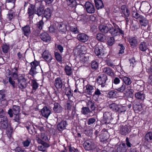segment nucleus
I'll return each mask as SVG.
<instances>
[{
  "instance_id": "1",
  "label": "nucleus",
  "mask_w": 152,
  "mask_h": 152,
  "mask_svg": "<svg viewBox=\"0 0 152 152\" xmlns=\"http://www.w3.org/2000/svg\"><path fill=\"white\" fill-rule=\"evenodd\" d=\"M113 26L112 25V28H110L109 32L112 36H116L120 34H124V32L120 29L118 26L114 23H112Z\"/></svg>"
},
{
  "instance_id": "2",
  "label": "nucleus",
  "mask_w": 152,
  "mask_h": 152,
  "mask_svg": "<svg viewBox=\"0 0 152 152\" xmlns=\"http://www.w3.org/2000/svg\"><path fill=\"white\" fill-rule=\"evenodd\" d=\"M107 79V76L105 74H101L98 77L96 80L97 83L102 87L103 88L106 86V82Z\"/></svg>"
},
{
  "instance_id": "3",
  "label": "nucleus",
  "mask_w": 152,
  "mask_h": 152,
  "mask_svg": "<svg viewBox=\"0 0 152 152\" xmlns=\"http://www.w3.org/2000/svg\"><path fill=\"white\" fill-rule=\"evenodd\" d=\"M85 150L90 151L94 149L96 147L94 142L92 139L87 140L83 144Z\"/></svg>"
},
{
  "instance_id": "4",
  "label": "nucleus",
  "mask_w": 152,
  "mask_h": 152,
  "mask_svg": "<svg viewBox=\"0 0 152 152\" xmlns=\"http://www.w3.org/2000/svg\"><path fill=\"white\" fill-rule=\"evenodd\" d=\"M108 107L112 110L114 111H118L119 112L122 113L126 111V107H122L123 110L118 107V105L115 103H113L109 104Z\"/></svg>"
},
{
  "instance_id": "5",
  "label": "nucleus",
  "mask_w": 152,
  "mask_h": 152,
  "mask_svg": "<svg viewBox=\"0 0 152 152\" xmlns=\"http://www.w3.org/2000/svg\"><path fill=\"white\" fill-rule=\"evenodd\" d=\"M18 86L19 88L24 89L26 86V82L24 77L21 76L18 79Z\"/></svg>"
},
{
  "instance_id": "6",
  "label": "nucleus",
  "mask_w": 152,
  "mask_h": 152,
  "mask_svg": "<svg viewBox=\"0 0 152 152\" xmlns=\"http://www.w3.org/2000/svg\"><path fill=\"white\" fill-rule=\"evenodd\" d=\"M85 6L87 12L90 14L94 13L95 12V8L94 6L91 3L87 1Z\"/></svg>"
},
{
  "instance_id": "7",
  "label": "nucleus",
  "mask_w": 152,
  "mask_h": 152,
  "mask_svg": "<svg viewBox=\"0 0 152 152\" xmlns=\"http://www.w3.org/2000/svg\"><path fill=\"white\" fill-rule=\"evenodd\" d=\"M128 41L131 46L134 48L137 45L138 38L136 36L131 37L128 38Z\"/></svg>"
},
{
  "instance_id": "8",
  "label": "nucleus",
  "mask_w": 152,
  "mask_h": 152,
  "mask_svg": "<svg viewBox=\"0 0 152 152\" xmlns=\"http://www.w3.org/2000/svg\"><path fill=\"white\" fill-rule=\"evenodd\" d=\"M111 28H112V24H107L106 25H101L99 26L100 31L104 33H107Z\"/></svg>"
},
{
  "instance_id": "9",
  "label": "nucleus",
  "mask_w": 152,
  "mask_h": 152,
  "mask_svg": "<svg viewBox=\"0 0 152 152\" xmlns=\"http://www.w3.org/2000/svg\"><path fill=\"white\" fill-rule=\"evenodd\" d=\"M112 118L111 114L108 112H106L104 113L103 121L106 124H109Z\"/></svg>"
},
{
  "instance_id": "10",
  "label": "nucleus",
  "mask_w": 152,
  "mask_h": 152,
  "mask_svg": "<svg viewBox=\"0 0 152 152\" xmlns=\"http://www.w3.org/2000/svg\"><path fill=\"white\" fill-rule=\"evenodd\" d=\"M42 56L43 58L48 63L51 62L52 57L50 54L48 50H45L42 54Z\"/></svg>"
},
{
  "instance_id": "11",
  "label": "nucleus",
  "mask_w": 152,
  "mask_h": 152,
  "mask_svg": "<svg viewBox=\"0 0 152 152\" xmlns=\"http://www.w3.org/2000/svg\"><path fill=\"white\" fill-rule=\"evenodd\" d=\"M68 124L66 121H62L58 123L57 128L59 131H62L66 129V127Z\"/></svg>"
},
{
  "instance_id": "12",
  "label": "nucleus",
  "mask_w": 152,
  "mask_h": 152,
  "mask_svg": "<svg viewBox=\"0 0 152 152\" xmlns=\"http://www.w3.org/2000/svg\"><path fill=\"white\" fill-rule=\"evenodd\" d=\"M28 13L29 16H32L34 13L38 15V9L37 8V10L34 6L30 4L28 9Z\"/></svg>"
},
{
  "instance_id": "13",
  "label": "nucleus",
  "mask_w": 152,
  "mask_h": 152,
  "mask_svg": "<svg viewBox=\"0 0 152 152\" xmlns=\"http://www.w3.org/2000/svg\"><path fill=\"white\" fill-rule=\"evenodd\" d=\"M41 39L44 42H49L51 40V37L46 32L42 33L40 34L39 36Z\"/></svg>"
},
{
  "instance_id": "14",
  "label": "nucleus",
  "mask_w": 152,
  "mask_h": 152,
  "mask_svg": "<svg viewBox=\"0 0 152 152\" xmlns=\"http://www.w3.org/2000/svg\"><path fill=\"white\" fill-rule=\"evenodd\" d=\"M31 68L30 70L29 73L32 75H35L37 73L36 71V67L38 65V62L36 61H34L31 63Z\"/></svg>"
},
{
  "instance_id": "15",
  "label": "nucleus",
  "mask_w": 152,
  "mask_h": 152,
  "mask_svg": "<svg viewBox=\"0 0 152 152\" xmlns=\"http://www.w3.org/2000/svg\"><path fill=\"white\" fill-rule=\"evenodd\" d=\"M63 82L60 77H58L54 81V85L57 89H60L62 88Z\"/></svg>"
},
{
  "instance_id": "16",
  "label": "nucleus",
  "mask_w": 152,
  "mask_h": 152,
  "mask_svg": "<svg viewBox=\"0 0 152 152\" xmlns=\"http://www.w3.org/2000/svg\"><path fill=\"white\" fill-rule=\"evenodd\" d=\"M8 120L7 117L1 118L0 121V126L4 129H6L8 126Z\"/></svg>"
},
{
  "instance_id": "17",
  "label": "nucleus",
  "mask_w": 152,
  "mask_h": 152,
  "mask_svg": "<svg viewBox=\"0 0 152 152\" xmlns=\"http://www.w3.org/2000/svg\"><path fill=\"white\" fill-rule=\"evenodd\" d=\"M77 37L79 41L82 42H85L87 41L88 39V36L84 33L78 34L77 35Z\"/></svg>"
},
{
  "instance_id": "18",
  "label": "nucleus",
  "mask_w": 152,
  "mask_h": 152,
  "mask_svg": "<svg viewBox=\"0 0 152 152\" xmlns=\"http://www.w3.org/2000/svg\"><path fill=\"white\" fill-rule=\"evenodd\" d=\"M103 72L111 77L113 76L114 73L113 70L109 67H105L102 69Z\"/></svg>"
},
{
  "instance_id": "19",
  "label": "nucleus",
  "mask_w": 152,
  "mask_h": 152,
  "mask_svg": "<svg viewBox=\"0 0 152 152\" xmlns=\"http://www.w3.org/2000/svg\"><path fill=\"white\" fill-rule=\"evenodd\" d=\"M41 112L42 116L48 118L50 114V110L46 107H44L41 110Z\"/></svg>"
},
{
  "instance_id": "20",
  "label": "nucleus",
  "mask_w": 152,
  "mask_h": 152,
  "mask_svg": "<svg viewBox=\"0 0 152 152\" xmlns=\"http://www.w3.org/2000/svg\"><path fill=\"white\" fill-rule=\"evenodd\" d=\"M35 126H26L27 129L28 130L29 133L32 134H35L37 133V126L35 125Z\"/></svg>"
},
{
  "instance_id": "21",
  "label": "nucleus",
  "mask_w": 152,
  "mask_h": 152,
  "mask_svg": "<svg viewBox=\"0 0 152 152\" xmlns=\"http://www.w3.org/2000/svg\"><path fill=\"white\" fill-rule=\"evenodd\" d=\"M121 12L126 17H128L130 15V12L125 5H123L121 7Z\"/></svg>"
},
{
  "instance_id": "22",
  "label": "nucleus",
  "mask_w": 152,
  "mask_h": 152,
  "mask_svg": "<svg viewBox=\"0 0 152 152\" xmlns=\"http://www.w3.org/2000/svg\"><path fill=\"white\" fill-rule=\"evenodd\" d=\"M135 97L138 99L143 101L145 98V95L142 92H138L135 94Z\"/></svg>"
},
{
  "instance_id": "23",
  "label": "nucleus",
  "mask_w": 152,
  "mask_h": 152,
  "mask_svg": "<svg viewBox=\"0 0 152 152\" xmlns=\"http://www.w3.org/2000/svg\"><path fill=\"white\" fill-rule=\"evenodd\" d=\"M119 77L125 84L129 85L131 84L132 82L130 78L123 75H120Z\"/></svg>"
},
{
  "instance_id": "24",
  "label": "nucleus",
  "mask_w": 152,
  "mask_h": 152,
  "mask_svg": "<svg viewBox=\"0 0 152 152\" xmlns=\"http://www.w3.org/2000/svg\"><path fill=\"white\" fill-rule=\"evenodd\" d=\"M53 104L54 105L53 110L55 112L59 113L62 111V108L59 103L55 102L54 104Z\"/></svg>"
},
{
  "instance_id": "25",
  "label": "nucleus",
  "mask_w": 152,
  "mask_h": 152,
  "mask_svg": "<svg viewBox=\"0 0 152 152\" xmlns=\"http://www.w3.org/2000/svg\"><path fill=\"white\" fill-rule=\"evenodd\" d=\"M148 44L146 42H141L140 44L139 48L142 51H145L148 49Z\"/></svg>"
},
{
  "instance_id": "26",
  "label": "nucleus",
  "mask_w": 152,
  "mask_h": 152,
  "mask_svg": "<svg viewBox=\"0 0 152 152\" xmlns=\"http://www.w3.org/2000/svg\"><path fill=\"white\" fill-rule=\"evenodd\" d=\"M41 145H39V150L42 151H45L46 148L49 146L48 145L46 142L40 141Z\"/></svg>"
},
{
  "instance_id": "27",
  "label": "nucleus",
  "mask_w": 152,
  "mask_h": 152,
  "mask_svg": "<svg viewBox=\"0 0 152 152\" xmlns=\"http://www.w3.org/2000/svg\"><path fill=\"white\" fill-rule=\"evenodd\" d=\"M130 129V127L126 125L123 126L121 128L120 132L122 135H126L127 134Z\"/></svg>"
},
{
  "instance_id": "28",
  "label": "nucleus",
  "mask_w": 152,
  "mask_h": 152,
  "mask_svg": "<svg viewBox=\"0 0 152 152\" xmlns=\"http://www.w3.org/2000/svg\"><path fill=\"white\" fill-rule=\"evenodd\" d=\"M94 1L97 9H102L104 7L103 4L102 0H94Z\"/></svg>"
},
{
  "instance_id": "29",
  "label": "nucleus",
  "mask_w": 152,
  "mask_h": 152,
  "mask_svg": "<svg viewBox=\"0 0 152 152\" xmlns=\"http://www.w3.org/2000/svg\"><path fill=\"white\" fill-rule=\"evenodd\" d=\"M139 21L141 26L145 27L148 23V21L143 16L141 17V18L139 20Z\"/></svg>"
},
{
  "instance_id": "30",
  "label": "nucleus",
  "mask_w": 152,
  "mask_h": 152,
  "mask_svg": "<svg viewBox=\"0 0 152 152\" xmlns=\"http://www.w3.org/2000/svg\"><path fill=\"white\" fill-rule=\"evenodd\" d=\"M43 12H43L42 14L41 15H39V16H40L44 13L45 17L46 18H49L50 17L52 14V12L50 9H46L45 10L44 13Z\"/></svg>"
},
{
  "instance_id": "31",
  "label": "nucleus",
  "mask_w": 152,
  "mask_h": 152,
  "mask_svg": "<svg viewBox=\"0 0 152 152\" xmlns=\"http://www.w3.org/2000/svg\"><path fill=\"white\" fill-rule=\"evenodd\" d=\"M86 87V93L88 95H91L94 89L93 86L89 85H87Z\"/></svg>"
},
{
  "instance_id": "32",
  "label": "nucleus",
  "mask_w": 152,
  "mask_h": 152,
  "mask_svg": "<svg viewBox=\"0 0 152 152\" xmlns=\"http://www.w3.org/2000/svg\"><path fill=\"white\" fill-rule=\"evenodd\" d=\"M126 145L123 143L118 146L117 148V152H125L126 151Z\"/></svg>"
},
{
  "instance_id": "33",
  "label": "nucleus",
  "mask_w": 152,
  "mask_h": 152,
  "mask_svg": "<svg viewBox=\"0 0 152 152\" xmlns=\"http://www.w3.org/2000/svg\"><path fill=\"white\" fill-rule=\"evenodd\" d=\"M64 71L66 74L68 76L71 75L73 73V71L71 67L68 65L65 66Z\"/></svg>"
},
{
  "instance_id": "34",
  "label": "nucleus",
  "mask_w": 152,
  "mask_h": 152,
  "mask_svg": "<svg viewBox=\"0 0 152 152\" xmlns=\"http://www.w3.org/2000/svg\"><path fill=\"white\" fill-rule=\"evenodd\" d=\"M87 106L88 107H90L91 111H93L95 110V107L94 102L91 100H89L87 102Z\"/></svg>"
},
{
  "instance_id": "35",
  "label": "nucleus",
  "mask_w": 152,
  "mask_h": 152,
  "mask_svg": "<svg viewBox=\"0 0 152 152\" xmlns=\"http://www.w3.org/2000/svg\"><path fill=\"white\" fill-rule=\"evenodd\" d=\"M58 28L59 31L62 32H65L66 30V25L62 23H60L58 24Z\"/></svg>"
},
{
  "instance_id": "36",
  "label": "nucleus",
  "mask_w": 152,
  "mask_h": 152,
  "mask_svg": "<svg viewBox=\"0 0 152 152\" xmlns=\"http://www.w3.org/2000/svg\"><path fill=\"white\" fill-rule=\"evenodd\" d=\"M25 35L28 36L30 32V27L28 26H26L22 28Z\"/></svg>"
},
{
  "instance_id": "37",
  "label": "nucleus",
  "mask_w": 152,
  "mask_h": 152,
  "mask_svg": "<svg viewBox=\"0 0 152 152\" xmlns=\"http://www.w3.org/2000/svg\"><path fill=\"white\" fill-rule=\"evenodd\" d=\"M91 112L89 107H83L81 108V112L85 115H87Z\"/></svg>"
},
{
  "instance_id": "38",
  "label": "nucleus",
  "mask_w": 152,
  "mask_h": 152,
  "mask_svg": "<svg viewBox=\"0 0 152 152\" xmlns=\"http://www.w3.org/2000/svg\"><path fill=\"white\" fill-rule=\"evenodd\" d=\"M96 38L98 40L101 41H103L106 39L105 36L101 33H98L97 34Z\"/></svg>"
},
{
  "instance_id": "39",
  "label": "nucleus",
  "mask_w": 152,
  "mask_h": 152,
  "mask_svg": "<svg viewBox=\"0 0 152 152\" xmlns=\"http://www.w3.org/2000/svg\"><path fill=\"white\" fill-rule=\"evenodd\" d=\"M12 110L13 113L15 115H18L20 111L19 107L15 105L13 106Z\"/></svg>"
},
{
  "instance_id": "40",
  "label": "nucleus",
  "mask_w": 152,
  "mask_h": 152,
  "mask_svg": "<svg viewBox=\"0 0 152 152\" xmlns=\"http://www.w3.org/2000/svg\"><path fill=\"white\" fill-rule=\"evenodd\" d=\"M117 93V91H110L108 93L107 96L110 98H113L116 96Z\"/></svg>"
},
{
  "instance_id": "41",
  "label": "nucleus",
  "mask_w": 152,
  "mask_h": 152,
  "mask_svg": "<svg viewBox=\"0 0 152 152\" xmlns=\"http://www.w3.org/2000/svg\"><path fill=\"white\" fill-rule=\"evenodd\" d=\"M102 50V49L101 47H96L95 48L94 52L96 56H99L102 54H103Z\"/></svg>"
},
{
  "instance_id": "42",
  "label": "nucleus",
  "mask_w": 152,
  "mask_h": 152,
  "mask_svg": "<svg viewBox=\"0 0 152 152\" xmlns=\"http://www.w3.org/2000/svg\"><path fill=\"white\" fill-rule=\"evenodd\" d=\"M145 138V140L148 142L152 141V132H149L146 134Z\"/></svg>"
},
{
  "instance_id": "43",
  "label": "nucleus",
  "mask_w": 152,
  "mask_h": 152,
  "mask_svg": "<svg viewBox=\"0 0 152 152\" xmlns=\"http://www.w3.org/2000/svg\"><path fill=\"white\" fill-rule=\"evenodd\" d=\"M43 0H40V1H39V4H40V5L39 8V15H41L43 13V12L44 11V5L42 4V2Z\"/></svg>"
},
{
  "instance_id": "44",
  "label": "nucleus",
  "mask_w": 152,
  "mask_h": 152,
  "mask_svg": "<svg viewBox=\"0 0 152 152\" xmlns=\"http://www.w3.org/2000/svg\"><path fill=\"white\" fill-rule=\"evenodd\" d=\"M96 119L94 118H90L88 119L87 121V124L90 126H93L95 124Z\"/></svg>"
},
{
  "instance_id": "45",
  "label": "nucleus",
  "mask_w": 152,
  "mask_h": 152,
  "mask_svg": "<svg viewBox=\"0 0 152 152\" xmlns=\"http://www.w3.org/2000/svg\"><path fill=\"white\" fill-rule=\"evenodd\" d=\"M89 60V56L86 55H83L80 57V60L84 63L88 61Z\"/></svg>"
},
{
  "instance_id": "46",
  "label": "nucleus",
  "mask_w": 152,
  "mask_h": 152,
  "mask_svg": "<svg viewBox=\"0 0 152 152\" xmlns=\"http://www.w3.org/2000/svg\"><path fill=\"white\" fill-rule=\"evenodd\" d=\"M55 55L56 60L59 62H62V57L58 52H55Z\"/></svg>"
},
{
  "instance_id": "47",
  "label": "nucleus",
  "mask_w": 152,
  "mask_h": 152,
  "mask_svg": "<svg viewBox=\"0 0 152 152\" xmlns=\"http://www.w3.org/2000/svg\"><path fill=\"white\" fill-rule=\"evenodd\" d=\"M5 96V93L4 90L0 91V101H4Z\"/></svg>"
},
{
  "instance_id": "48",
  "label": "nucleus",
  "mask_w": 152,
  "mask_h": 152,
  "mask_svg": "<svg viewBox=\"0 0 152 152\" xmlns=\"http://www.w3.org/2000/svg\"><path fill=\"white\" fill-rule=\"evenodd\" d=\"M73 102L71 100H69L67 102L66 105V108L69 110H70L72 108Z\"/></svg>"
},
{
  "instance_id": "49",
  "label": "nucleus",
  "mask_w": 152,
  "mask_h": 152,
  "mask_svg": "<svg viewBox=\"0 0 152 152\" xmlns=\"http://www.w3.org/2000/svg\"><path fill=\"white\" fill-rule=\"evenodd\" d=\"M2 48L3 52L7 53L9 48V46L6 44H4L2 46Z\"/></svg>"
},
{
  "instance_id": "50",
  "label": "nucleus",
  "mask_w": 152,
  "mask_h": 152,
  "mask_svg": "<svg viewBox=\"0 0 152 152\" xmlns=\"http://www.w3.org/2000/svg\"><path fill=\"white\" fill-rule=\"evenodd\" d=\"M130 66H132V67H134L136 64V62L135 58H132L129 60Z\"/></svg>"
},
{
  "instance_id": "51",
  "label": "nucleus",
  "mask_w": 152,
  "mask_h": 152,
  "mask_svg": "<svg viewBox=\"0 0 152 152\" xmlns=\"http://www.w3.org/2000/svg\"><path fill=\"white\" fill-rule=\"evenodd\" d=\"M65 94L69 99L71 98L72 96L71 90L69 89H66L65 92Z\"/></svg>"
},
{
  "instance_id": "52",
  "label": "nucleus",
  "mask_w": 152,
  "mask_h": 152,
  "mask_svg": "<svg viewBox=\"0 0 152 152\" xmlns=\"http://www.w3.org/2000/svg\"><path fill=\"white\" fill-rule=\"evenodd\" d=\"M118 46L119 47V48L120 49L118 54L119 55L121 54H122L124 53V51L125 49V48L124 46L122 44H119L118 45Z\"/></svg>"
},
{
  "instance_id": "53",
  "label": "nucleus",
  "mask_w": 152,
  "mask_h": 152,
  "mask_svg": "<svg viewBox=\"0 0 152 152\" xmlns=\"http://www.w3.org/2000/svg\"><path fill=\"white\" fill-rule=\"evenodd\" d=\"M126 88V86L123 84L120 87L116 88V90L119 92H122L124 90L125 91Z\"/></svg>"
},
{
  "instance_id": "54",
  "label": "nucleus",
  "mask_w": 152,
  "mask_h": 152,
  "mask_svg": "<svg viewBox=\"0 0 152 152\" xmlns=\"http://www.w3.org/2000/svg\"><path fill=\"white\" fill-rule=\"evenodd\" d=\"M114 42V39L113 37H110L107 39L108 45L110 46H112Z\"/></svg>"
},
{
  "instance_id": "55",
  "label": "nucleus",
  "mask_w": 152,
  "mask_h": 152,
  "mask_svg": "<svg viewBox=\"0 0 152 152\" xmlns=\"http://www.w3.org/2000/svg\"><path fill=\"white\" fill-rule=\"evenodd\" d=\"M67 2L68 5H71L72 6L75 5L76 4L75 0H67Z\"/></svg>"
},
{
  "instance_id": "56",
  "label": "nucleus",
  "mask_w": 152,
  "mask_h": 152,
  "mask_svg": "<svg viewBox=\"0 0 152 152\" xmlns=\"http://www.w3.org/2000/svg\"><path fill=\"white\" fill-rule=\"evenodd\" d=\"M91 67L92 69H96L98 67V64L97 62L95 61H92L91 62Z\"/></svg>"
},
{
  "instance_id": "57",
  "label": "nucleus",
  "mask_w": 152,
  "mask_h": 152,
  "mask_svg": "<svg viewBox=\"0 0 152 152\" xmlns=\"http://www.w3.org/2000/svg\"><path fill=\"white\" fill-rule=\"evenodd\" d=\"M125 91L128 93L129 95H131L133 94V90L131 89L130 87H128L126 88Z\"/></svg>"
},
{
  "instance_id": "58",
  "label": "nucleus",
  "mask_w": 152,
  "mask_h": 152,
  "mask_svg": "<svg viewBox=\"0 0 152 152\" xmlns=\"http://www.w3.org/2000/svg\"><path fill=\"white\" fill-rule=\"evenodd\" d=\"M70 31L75 34H77L79 33V31L76 27L71 26L70 27Z\"/></svg>"
},
{
  "instance_id": "59",
  "label": "nucleus",
  "mask_w": 152,
  "mask_h": 152,
  "mask_svg": "<svg viewBox=\"0 0 152 152\" xmlns=\"http://www.w3.org/2000/svg\"><path fill=\"white\" fill-rule=\"evenodd\" d=\"M33 90L35 91L37 88L38 85L37 82L34 80H32Z\"/></svg>"
},
{
  "instance_id": "60",
  "label": "nucleus",
  "mask_w": 152,
  "mask_h": 152,
  "mask_svg": "<svg viewBox=\"0 0 152 152\" xmlns=\"http://www.w3.org/2000/svg\"><path fill=\"white\" fill-rule=\"evenodd\" d=\"M132 15L133 17L136 19L139 18L140 19L141 18V17L142 16V15H140L137 12H134L132 14Z\"/></svg>"
},
{
  "instance_id": "61",
  "label": "nucleus",
  "mask_w": 152,
  "mask_h": 152,
  "mask_svg": "<svg viewBox=\"0 0 152 152\" xmlns=\"http://www.w3.org/2000/svg\"><path fill=\"white\" fill-rule=\"evenodd\" d=\"M5 110L2 108L0 109V118H2L4 117H6V116H5Z\"/></svg>"
},
{
  "instance_id": "62",
  "label": "nucleus",
  "mask_w": 152,
  "mask_h": 152,
  "mask_svg": "<svg viewBox=\"0 0 152 152\" xmlns=\"http://www.w3.org/2000/svg\"><path fill=\"white\" fill-rule=\"evenodd\" d=\"M100 140L101 142H104L106 139L105 138V134H101L99 135Z\"/></svg>"
},
{
  "instance_id": "63",
  "label": "nucleus",
  "mask_w": 152,
  "mask_h": 152,
  "mask_svg": "<svg viewBox=\"0 0 152 152\" xmlns=\"http://www.w3.org/2000/svg\"><path fill=\"white\" fill-rule=\"evenodd\" d=\"M30 143V141L28 139H26L23 142V145L25 147H28Z\"/></svg>"
},
{
  "instance_id": "64",
  "label": "nucleus",
  "mask_w": 152,
  "mask_h": 152,
  "mask_svg": "<svg viewBox=\"0 0 152 152\" xmlns=\"http://www.w3.org/2000/svg\"><path fill=\"white\" fill-rule=\"evenodd\" d=\"M9 82L10 83L12 86L13 88H15V81L12 80L11 77H9Z\"/></svg>"
}]
</instances>
